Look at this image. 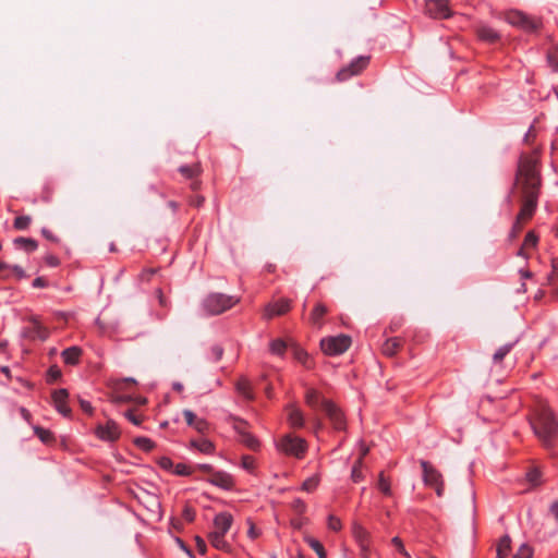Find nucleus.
<instances>
[{
    "instance_id": "f257e3e1",
    "label": "nucleus",
    "mask_w": 558,
    "mask_h": 558,
    "mask_svg": "<svg viewBox=\"0 0 558 558\" xmlns=\"http://www.w3.org/2000/svg\"><path fill=\"white\" fill-rule=\"evenodd\" d=\"M541 155L542 146L537 145L519 157L514 186L520 194L521 207L509 232L510 241L519 236L537 209L542 192Z\"/></svg>"
},
{
    "instance_id": "f03ea898",
    "label": "nucleus",
    "mask_w": 558,
    "mask_h": 558,
    "mask_svg": "<svg viewBox=\"0 0 558 558\" xmlns=\"http://www.w3.org/2000/svg\"><path fill=\"white\" fill-rule=\"evenodd\" d=\"M534 434L547 449L553 448L558 438V421L546 402L539 403L531 418Z\"/></svg>"
},
{
    "instance_id": "7ed1b4c3",
    "label": "nucleus",
    "mask_w": 558,
    "mask_h": 558,
    "mask_svg": "<svg viewBox=\"0 0 558 558\" xmlns=\"http://www.w3.org/2000/svg\"><path fill=\"white\" fill-rule=\"evenodd\" d=\"M240 302V298L223 293H209L202 303V307L207 315H220L232 308Z\"/></svg>"
},
{
    "instance_id": "20e7f679",
    "label": "nucleus",
    "mask_w": 558,
    "mask_h": 558,
    "mask_svg": "<svg viewBox=\"0 0 558 558\" xmlns=\"http://www.w3.org/2000/svg\"><path fill=\"white\" fill-rule=\"evenodd\" d=\"M277 449L287 457L302 460L308 450V444L304 438L289 433L278 440Z\"/></svg>"
},
{
    "instance_id": "39448f33",
    "label": "nucleus",
    "mask_w": 558,
    "mask_h": 558,
    "mask_svg": "<svg viewBox=\"0 0 558 558\" xmlns=\"http://www.w3.org/2000/svg\"><path fill=\"white\" fill-rule=\"evenodd\" d=\"M352 340L348 335L326 337L320 340V349L325 355L336 356L344 353L351 347Z\"/></svg>"
},
{
    "instance_id": "423d86ee",
    "label": "nucleus",
    "mask_w": 558,
    "mask_h": 558,
    "mask_svg": "<svg viewBox=\"0 0 558 558\" xmlns=\"http://www.w3.org/2000/svg\"><path fill=\"white\" fill-rule=\"evenodd\" d=\"M505 20L510 25L525 32H536L542 27V21L525 14L519 10H511L505 14Z\"/></svg>"
},
{
    "instance_id": "0eeeda50",
    "label": "nucleus",
    "mask_w": 558,
    "mask_h": 558,
    "mask_svg": "<svg viewBox=\"0 0 558 558\" xmlns=\"http://www.w3.org/2000/svg\"><path fill=\"white\" fill-rule=\"evenodd\" d=\"M420 464L423 471V482L425 486L433 488L438 497H442L445 483L441 473L426 460H421Z\"/></svg>"
},
{
    "instance_id": "6e6552de",
    "label": "nucleus",
    "mask_w": 558,
    "mask_h": 558,
    "mask_svg": "<svg viewBox=\"0 0 558 558\" xmlns=\"http://www.w3.org/2000/svg\"><path fill=\"white\" fill-rule=\"evenodd\" d=\"M324 412L335 430L344 432L347 429V417L337 403L326 402Z\"/></svg>"
},
{
    "instance_id": "1a4fd4ad",
    "label": "nucleus",
    "mask_w": 558,
    "mask_h": 558,
    "mask_svg": "<svg viewBox=\"0 0 558 558\" xmlns=\"http://www.w3.org/2000/svg\"><path fill=\"white\" fill-rule=\"evenodd\" d=\"M95 435L102 441H117L121 436L119 425L113 420H108L106 424H98L95 428Z\"/></svg>"
},
{
    "instance_id": "9d476101",
    "label": "nucleus",
    "mask_w": 558,
    "mask_h": 558,
    "mask_svg": "<svg viewBox=\"0 0 558 558\" xmlns=\"http://www.w3.org/2000/svg\"><path fill=\"white\" fill-rule=\"evenodd\" d=\"M425 13L433 19H447L452 14L447 0L426 1Z\"/></svg>"
},
{
    "instance_id": "9b49d317",
    "label": "nucleus",
    "mask_w": 558,
    "mask_h": 558,
    "mask_svg": "<svg viewBox=\"0 0 558 558\" xmlns=\"http://www.w3.org/2000/svg\"><path fill=\"white\" fill-rule=\"evenodd\" d=\"M332 400L327 399L324 395L313 387H307L304 393V403L314 412L325 410V403L331 402Z\"/></svg>"
},
{
    "instance_id": "f8f14e48",
    "label": "nucleus",
    "mask_w": 558,
    "mask_h": 558,
    "mask_svg": "<svg viewBox=\"0 0 558 558\" xmlns=\"http://www.w3.org/2000/svg\"><path fill=\"white\" fill-rule=\"evenodd\" d=\"M69 391L65 388H60L51 393V400L54 409L63 416L70 417L72 410L68 403Z\"/></svg>"
},
{
    "instance_id": "ddd939ff",
    "label": "nucleus",
    "mask_w": 558,
    "mask_h": 558,
    "mask_svg": "<svg viewBox=\"0 0 558 558\" xmlns=\"http://www.w3.org/2000/svg\"><path fill=\"white\" fill-rule=\"evenodd\" d=\"M368 57H359L347 68L341 69L337 73V80L343 82L352 75L360 74L368 64Z\"/></svg>"
},
{
    "instance_id": "4468645a",
    "label": "nucleus",
    "mask_w": 558,
    "mask_h": 558,
    "mask_svg": "<svg viewBox=\"0 0 558 558\" xmlns=\"http://www.w3.org/2000/svg\"><path fill=\"white\" fill-rule=\"evenodd\" d=\"M291 310V300L281 298L272 303H269L265 307V316L268 319H271L276 316H281L287 314Z\"/></svg>"
},
{
    "instance_id": "2eb2a0df",
    "label": "nucleus",
    "mask_w": 558,
    "mask_h": 558,
    "mask_svg": "<svg viewBox=\"0 0 558 558\" xmlns=\"http://www.w3.org/2000/svg\"><path fill=\"white\" fill-rule=\"evenodd\" d=\"M207 481L211 485L225 490H233L235 487L234 477L225 471H216V473H214L213 476H209Z\"/></svg>"
},
{
    "instance_id": "dca6fc26",
    "label": "nucleus",
    "mask_w": 558,
    "mask_h": 558,
    "mask_svg": "<svg viewBox=\"0 0 558 558\" xmlns=\"http://www.w3.org/2000/svg\"><path fill=\"white\" fill-rule=\"evenodd\" d=\"M288 411L287 422L292 429H301L305 425L304 414L301 409L294 403H290L286 407Z\"/></svg>"
},
{
    "instance_id": "f3484780",
    "label": "nucleus",
    "mask_w": 558,
    "mask_h": 558,
    "mask_svg": "<svg viewBox=\"0 0 558 558\" xmlns=\"http://www.w3.org/2000/svg\"><path fill=\"white\" fill-rule=\"evenodd\" d=\"M328 313H329L328 306L323 302H317L314 305V307L310 314V317H308L310 324L313 327L320 329L325 324L324 318Z\"/></svg>"
},
{
    "instance_id": "a211bd4d",
    "label": "nucleus",
    "mask_w": 558,
    "mask_h": 558,
    "mask_svg": "<svg viewBox=\"0 0 558 558\" xmlns=\"http://www.w3.org/2000/svg\"><path fill=\"white\" fill-rule=\"evenodd\" d=\"M351 533L357 546L372 545V535L359 521L351 524Z\"/></svg>"
},
{
    "instance_id": "6ab92c4d",
    "label": "nucleus",
    "mask_w": 558,
    "mask_h": 558,
    "mask_svg": "<svg viewBox=\"0 0 558 558\" xmlns=\"http://www.w3.org/2000/svg\"><path fill=\"white\" fill-rule=\"evenodd\" d=\"M213 523L215 527L213 533L227 534L232 526L233 517L230 512H220L215 515Z\"/></svg>"
},
{
    "instance_id": "aec40b11",
    "label": "nucleus",
    "mask_w": 558,
    "mask_h": 558,
    "mask_svg": "<svg viewBox=\"0 0 558 558\" xmlns=\"http://www.w3.org/2000/svg\"><path fill=\"white\" fill-rule=\"evenodd\" d=\"M538 234L534 230H530L526 232L523 243L518 251V255L524 258L529 257V251L536 248L538 244Z\"/></svg>"
},
{
    "instance_id": "412c9836",
    "label": "nucleus",
    "mask_w": 558,
    "mask_h": 558,
    "mask_svg": "<svg viewBox=\"0 0 558 558\" xmlns=\"http://www.w3.org/2000/svg\"><path fill=\"white\" fill-rule=\"evenodd\" d=\"M183 415L186 424L195 428L198 433L205 434L208 432V423L206 420L197 417L191 410H184Z\"/></svg>"
},
{
    "instance_id": "4be33fe9",
    "label": "nucleus",
    "mask_w": 558,
    "mask_h": 558,
    "mask_svg": "<svg viewBox=\"0 0 558 558\" xmlns=\"http://www.w3.org/2000/svg\"><path fill=\"white\" fill-rule=\"evenodd\" d=\"M403 344L404 340L400 337L388 338L381 347V352L385 356L392 357L400 351Z\"/></svg>"
},
{
    "instance_id": "5701e85b",
    "label": "nucleus",
    "mask_w": 558,
    "mask_h": 558,
    "mask_svg": "<svg viewBox=\"0 0 558 558\" xmlns=\"http://www.w3.org/2000/svg\"><path fill=\"white\" fill-rule=\"evenodd\" d=\"M82 355L83 350L77 345L66 348L61 352V357L64 364L72 366L77 365L80 363Z\"/></svg>"
},
{
    "instance_id": "b1692460",
    "label": "nucleus",
    "mask_w": 558,
    "mask_h": 558,
    "mask_svg": "<svg viewBox=\"0 0 558 558\" xmlns=\"http://www.w3.org/2000/svg\"><path fill=\"white\" fill-rule=\"evenodd\" d=\"M225 535L226 534L210 532L208 534V541L214 548L225 551V553H231L232 546L226 539Z\"/></svg>"
},
{
    "instance_id": "393cba45",
    "label": "nucleus",
    "mask_w": 558,
    "mask_h": 558,
    "mask_svg": "<svg viewBox=\"0 0 558 558\" xmlns=\"http://www.w3.org/2000/svg\"><path fill=\"white\" fill-rule=\"evenodd\" d=\"M476 35L481 40L488 44H495L500 39L499 33L487 25H478Z\"/></svg>"
},
{
    "instance_id": "a878e982",
    "label": "nucleus",
    "mask_w": 558,
    "mask_h": 558,
    "mask_svg": "<svg viewBox=\"0 0 558 558\" xmlns=\"http://www.w3.org/2000/svg\"><path fill=\"white\" fill-rule=\"evenodd\" d=\"M236 391L242 395L246 400H253V387L246 377H240L235 384Z\"/></svg>"
},
{
    "instance_id": "bb28decb",
    "label": "nucleus",
    "mask_w": 558,
    "mask_h": 558,
    "mask_svg": "<svg viewBox=\"0 0 558 558\" xmlns=\"http://www.w3.org/2000/svg\"><path fill=\"white\" fill-rule=\"evenodd\" d=\"M293 356L298 362H300L307 369H312L314 367L313 359L310 356V354L304 349L295 345L293 348Z\"/></svg>"
},
{
    "instance_id": "cd10ccee",
    "label": "nucleus",
    "mask_w": 558,
    "mask_h": 558,
    "mask_svg": "<svg viewBox=\"0 0 558 558\" xmlns=\"http://www.w3.org/2000/svg\"><path fill=\"white\" fill-rule=\"evenodd\" d=\"M241 442L252 451H259L262 447L259 439L248 430L243 432V435L241 436Z\"/></svg>"
},
{
    "instance_id": "c85d7f7f",
    "label": "nucleus",
    "mask_w": 558,
    "mask_h": 558,
    "mask_svg": "<svg viewBox=\"0 0 558 558\" xmlns=\"http://www.w3.org/2000/svg\"><path fill=\"white\" fill-rule=\"evenodd\" d=\"M33 429L35 435L40 439L43 444L53 445L56 442V436L50 429L44 428L38 425L34 426Z\"/></svg>"
},
{
    "instance_id": "c756f323",
    "label": "nucleus",
    "mask_w": 558,
    "mask_h": 558,
    "mask_svg": "<svg viewBox=\"0 0 558 558\" xmlns=\"http://www.w3.org/2000/svg\"><path fill=\"white\" fill-rule=\"evenodd\" d=\"M179 171L185 179L193 180L199 177L203 170L201 163L196 162L191 166H181Z\"/></svg>"
},
{
    "instance_id": "7c9ffc66",
    "label": "nucleus",
    "mask_w": 558,
    "mask_h": 558,
    "mask_svg": "<svg viewBox=\"0 0 558 558\" xmlns=\"http://www.w3.org/2000/svg\"><path fill=\"white\" fill-rule=\"evenodd\" d=\"M496 551L499 558H508L511 551V538L509 535L506 534L502 537H500L497 544Z\"/></svg>"
},
{
    "instance_id": "2f4dec72",
    "label": "nucleus",
    "mask_w": 558,
    "mask_h": 558,
    "mask_svg": "<svg viewBox=\"0 0 558 558\" xmlns=\"http://www.w3.org/2000/svg\"><path fill=\"white\" fill-rule=\"evenodd\" d=\"M14 245L20 248H23L24 251H26L28 253L36 251L38 247V243L36 240H34L32 238H23V236L16 238L14 240Z\"/></svg>"
},
{
    "instance_id": "473e14b6",
    "label": "nucleus",
    "mask_w": 558,
    "mask_h": 558,
    "mask_svg": "<svg viewBox=\"0 0 558 558\" xmlns=\"http://www.w3.org/2000/svg\"><path fill=\"white\" fill-rule=\"evenodd\" d=\"M305 543L317 554L318 558H327L324 545L313 536H305Z\"/></svg>"
},
{
    "instance_id": "72a5a7b5",
    "label": "nucleus",
    "mask_w": 558,
    "mask_h": 558,
    "mask_svg": "<svg viewBox=\"0 0 558 558\" xmlns=\"http://www.w3.org/2000/svg\"><path fill=\"white\" fill-rule=\"evenodd\" d=\"M191 445L205 454H213L215 452V445L208 439L192 440Z\"/></svg>"
},
{
    "instance_id": "f704fd0d",
    "label": "nucleus",
    "mask_w": 558,
    "mask_h": 558,
    "mask_svg": "<svg viewBox=\"0 0 558 558\" xmlns=\"http://www.w3.org/2000/svg\"><path fill=\"white\" fill-rule=\"evenodd\" d=\"M377 486H378V489L385 496L390 497L392 495L390 478L387 477L384 472H380L379 475H378Z\"/></svg>"
},
{
    "instance_id": "c9c22d12",
    "label": "nucleus",
    "mask_w": 558,
    "mask_h": 558,
    "mask_svg": "<svg viewBox=\"0 0 558 558\" xmlns=\"http://www.w3.org/2000/svg\"><path fill=\"white\" fill-rule=\"evenodd\" d=\"M526 481L533 486L537 487L542 485V472L538 468L530 469L525 474Z\"/></svg>"
},
{
    "instance_id": "e433bc0d",
    "label": "nucleus",
    "mask_w": 558,
    "mask_h": 558,
    "mask_svg": "<svg viewBox=\"0 0 558 558\" xmlns=\"http://www.w3.org/2000/svg\"><path fill=\"white\" fill-rule=\"evenodd\" d=\"M269 350L275 355L283 356L287 350V343L282 339H275L270 342Z\"/></svg>"
},
{
    "instance_id": "4c0bfd02",
    "label": "nucleus",
    "mask_w": 558,
    "mask_h": 558,
    "mask_svg": "<svg viewBox=\"0 0 558 558\" xmlns=\"http://www.w3.org/2000/svg\"><path fill=\"white\" fill-rule=\"evenodd\" d=\"M134 445L145 452H150L156 447L155 441L148 437H137L134 439Z\"/></svg>"
},
{
    "instance_id": "58836bf2",
    "label": "nucleus",
    "mask_w": 558,
    "mask_h": 558,
    "mask_svg": "<svg viewBox=\"0 0 558 558\" xmlns=\"http://www.w3.org/2000/svg\"><path fill=\"white\" fill-rule=\"evenodd\" d=\"M241 468L245 471L254 474L257 468L256 459L251 454H244L241 457Z\"/></svg>"
},
{
    "instance_id": "ea45409f",
    "label": "nucleus",
    "mask_w": 558,
    "mask_h": 558,
    "mask_svg": "<svg viewBox=\"0 0 558 558\" xmlns=\"http://www.w3.org/2000/svg\"><path fill=\"white\" fill-rule=\"evenodd\" d=\"M362 466H363V457H360L354 462V464L352 466V471H351V480L354 483H359L363 480Z\"/></svg>"
},
{
    "instance_id": "a19ab883",
    "label": "nucleus",
    "mask_w": 558,
    "mask_h": 558,
    "mask_svg": "<svg viewBox=\"0 0 558 558\" xmlns=\"http://www.w3.org/2000/svg\"><path fill=\"white\" fill-rule=\"evenodd\" d=\"M318 485H319V477L317 475H314V476L306 478L302 483L301 489L306 493H313L317 489Z\"/></svg>"
},
{
    "instance_id": "79ce46f5",
    "label": "nucleus",
    "mask_w": 558,
    "mask_h": 558,
    "mask_svg": "<svg viewBox=\"0 0 558 558\" xmlns=\"http://www.w3.org/2000/svg\"><path fill=\"white\" fill-rule=\"evenodd\" d=\"M62 376V372L58 365H51L46 375V381L47 384H53L57 380H59Z\"/></svg>"
},
{
    "instance_id": "37998d69",
    "label": "nucleus",
    "mask_w": 558,
    "mask_h": 558,
    "mask_svg": "<svg viewBox=\"0 0 558 558\" xmlns=\"http://www.w3.org/2000/svg\"><path fill=\"white\" fill-rule=\"evenodd\" d=\"M513 343H507L500 347L495 354L493 355V361L495 363H501L505 356L512 350Z\"/></svg>"
},
{
    "instance_id": "c03bdc74",
    "label": "nucleus",
    "mask_w": 558,
    "mask_h": 558,
    "mask_svg": "<svg viewBox=\"0 0 558 558\" xmlns=\"http://www.w3.org/2000/svg\"><path fill=\"white\" fill-rule=\"evenodd\" d=\"M246 524L248 526L247 529V536L252 539V541H255L257 539L258 537H260L262 535V530L259 527L256 526L255 522L253 521V519L251 518H247L246 519Z\"/></svg>"
},
{
    "instance_id": "a18cd8bd",
    "label": "nucleus",
    "mask_w": 558,
    "mask_h": 558,
    "mask_svg": "<svg viewBox=\"0 0 558 558\" xmlns=\"http://www.w3.org/2000/svg\"><path fill=\"white\" fill-rule=\"evenodd\" d=\"M32 222V218L29 216H17L13 221V228L15 230H26Z\"/></svg>"
},
{
    "instance_id": "49530a36",
    "label": "nucleus",
    "mask_w": 558,
    "mask_h": 558,
    "mask_svg": "<svg viewBox=\"0 0 558 558\" xmlns=\"http://www.w3.org/2000/svg\"><path fill=\"white\" fill-rule=\"evenodd\" d=\"M292 511L298 515H303L307 510L306 502L301 498H295L290 505Z\"/></svg>"
},
{
    "instance_id": "de8ad7c7",
    "label": "nucleus",
    "mask_w": 558,
    "mask_h": 558,
    "mask_svg": "<svg viewBox=\"0 0 558 558\" xmlns=\"http://www.w3.org/2000/svg\"><path fill=\"white\" fill-rule=\"evenodd\" d=\"M172 472L175 475L190 476L194 472V469L191 465H189V464L178 463V464L174 465Z\"/></svg>"
},
{
    "instance_id": "09e8293b",
    "label": "nucleus",
    "mask_w": 558,
    "mask_h": 558,
    "mask_svg": "<svg viewBox=\"0 0 558 558\" xmlns=\"http://www.w3.org/2000/svg\"><path fill=\"white\" fill-rule=\"evenodd\" d=\"M327 525H328V529L333 532H339L342 529V522H341L340 518H338L333 514L328 515Z\"/></svg>"
},
{
    "instance_id": "8fccbe9b",
    "label": "nucleus",
    "mask_w": 558,
    "mask_h": 558,
    "mask_svg": "<svg viewBox=\"0 0 558 558\" xmlns=\"http://www.w3.org/2000/svg\"><path fill=\"white\" fill-rule=\"evenodd\" d=\"M232 420L234 421L233 428L240 437L243 435V432L248 430V423L245 420L240 417H233Z\"/></svg>"
},
{
    "instance_id": "3c124183",
    "label": "nucleus",
    "mask_w": 558,
    "mask_h": 558,
    "mask_svg": "<svg viewBox=\"0 0 558 558\" xmlns=\"http://www.w3.org/2000/svg\"><path fill=\"white\" fill-rule=\"evenodd\" d=\"M532 556L533 549L529 545L522 544L512 558H532Z\"/></svg>"
},
{
    "instance_id": "603ef678",
    "label": "nucleus",
    "mask_w": 558,
    "mask_h": 558,
    "mask_svg": "<svg viewBox=\"0 0 558 558\" xmlns=\"http://www.w3.org/2000/svg\"><path fill=\"white\" fill-rule=\"evenodd\" d=\"M547 61L555 71H558V48H554L548 52Z\"/></svg>"
},
{
    "instance_id": "864d4df0",
    "label": "nucleus",
    "mask_w": 558,
    "mask_h": 558,
    "mask_svg": "<svg viewBox=\"0 0 558 558\" xmlns=\"http://www.w3.org/2000/svg\"><path fill=\"white\" fill-rule=\"evenodd\" d=\"M182 517L187 521V522H193L196 518V512L194 510L193 507L186 505L183 510H182Z\"/></svg>"
},
{
    "instance_id": "5fc2aeb1",
    "label": "nucleus",
    "mask_w": 558,
    "mask_h": 558,
    "mask_svg": "<svg viewBox=\"0 0 558 558\" xmlns=\"http://www.w3.org/2000/svg\"><path fill=\"white\" fill-rule=\"evenodd\" d=\"M157 464L165 471H171L174 465L172 460L169 457H161L157 460Z\"/></svg>"
},
{
    "instance_id": "6e6d98bb",
    "label": "nucleus",
    "mask_w": 558,
    "mask_h": 558,
    "mask_svg": "<svg viewBox=\"0 0 558 558\" xmlns=\"http://www.w3.org/2000/svg\"><path fill=\"white\" fill-rule=\"evenodd\" d=\"M124 415L134 425H141L143 422V416L136 414L134 410H128Z\"/></svg>"
},
{
    "instance_id": "4d7b16f0",
    "label": "nucleus",
    "mask_w": 558,
    "mask_h": 558,
    "mask_svg": "<svg viewBox=\"0 0 558 558\" xmlns=\"http://www.w3.org/2000/svg\"><path fill=\"white\" fill-rule=\"evenodd\" d=\"M391 543L401 555L410 557L409 553L404 548L402 539L399 536L392 537Z\"/></svg>"
},
{
    "instance_id": "13d9d810",
    "label": "nucleus",
    "mask_w": 558,
    "mask_h": 558,
    "mask_svg": "<svg viewBox=\"0 0 558 558\" xmlns=\"http://www.w3.org/2000/svg\"><path fill=\"white\" fill-rule=\"evenodd\" d=\"M11 278V266L0 260V279L8 280Z\"/></svg>"
},
{
    "instance_id": "bf43d9fd",
    "label": "nucleus",
    "mask_w": 558,
    "mask_h": 558,
    "mask_svg": "<svg viewBox=\"0 0 558 558\" xmlns=\"http://www.w3.org/2000/svg\"><path fill=\"white\" fill-rule=\"evenodd\" d=\"M307 522V519L306 518H303L302 515H299L296 518H292L290 520V525L294 529V530H301L303 527V525Z\"/></svg>"
},
{
    "instance_id": "052dcab7",
    "label": "nucleus",
    "mask_w": 558,
    "mask_h": 558,
    "mask_svg": "<svg viewBox=\"0 0 558 558\" xmlns=\"http://www.w3.org/2000/svg\"><path fill=\"white\" fill-rule=\"evenodd\" d=\"M44 262L49 267H58L60 265V258L56 255L48 254L44 257Z\"/></svg>"
},
{
    "instance_id": "680f3d73",
    "label": "nucleus",
    "mask_w": 558,
    "mask_h": 558,
    "mask_svg": "<svg viewBox=\"0 0 558 558\" xmlns=\"http://www.w3.org/2000/svg\"><path fill=\"white\" fill-rule=\"evenodd\" d=\"M195 545H196V548H197V551L201 554V555H205L206 551H207V545H206V542L204 541L203 537L196 535L195 536Z\"/></svg>"
},
{
    "instance_id": "e2e57ef3",
    "label": "nucleus",
    "mask_w": 558,
    "mask_h": 558,
    "mask_svg": "<svg viewBox=\"0 0 558 558\" xmlns=\"http://www.w3.org/2000/svg\"><path fill=\"white\" fill-rule=\"evenodd\" d=\"M14 275L17 280L26 277L24 269L17 265L11 266V276Z\"/></svg>"
},
{
    "instance_id": "0e129e2a",
    "label": "nucleus",
    "mask_w": 558,
    "mask_h": 558,
    "mask_svg": "<svg viewBox=\"0 0 558 558\" xmlns=\"http://www.w3.org/2000/svg\"><path fill=\"white\" fill-rule=\"evenodd\" d=\"M155 294L158 299L159 305L162 307H168V300L166 299L163 291L161 288H157L155 290Z\"/></svg>"
},
{
    "instance_id": "69168bd1",
    "label": "nucleus",
    "mask_w": 558,
    "mask_h": 558,
    "mask_svg": "<svg viewBox=\"0 0 558 558\" xmlns=\"http://www.w3.org/2000/svg\"><path fill=\"white\" fill-rule=\"evenodd\" d=\"M35 330H36V335H37V337L39 339H41V340L47 339L49 332H48V329L46 327H44V326H41L40 324L37 323L36 326H35Z\"/></svg>"
},
{
    "instance_id": "338daca9",
    "label": "nucleus",
    "mask_w": 558,
    "mask_h": 558,
    "mask_svg": "<svg viewBox=\"0 0 558 558\" xmlns=\"http://www.w3.org/2000/svg\"><path fill=\"white\" fill-rule=\"evenodd\" d=\"M211 354L214 356V360L217 362V361H220L222 359V355H223V348L219 344H216L211 348Z\"/></svg>"
},
{
    "instance_id": "774afa93",
    "label": "nucleus",
    "mask_w": 558,
    "mask_h": 558,
    "mask_svg": "<svg viewBox=\"0 0 558 558\" xmlns=\"http://www.w3.org/2000/svg\"><path fill=\"white\" fill-rule=\"evenodd\" d=\"M80 405H81V409L86 413L88 414L89 416H92L94 414V408L92 405V403L89 401H86V400H80Z\"/></svg>"
}]
</instances>
